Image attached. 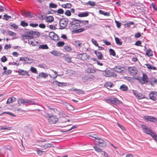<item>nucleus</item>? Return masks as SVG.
I'll use <instances>...</instances> for the list:
<instances>
[{
	"label": "nucleus",
	"instance_id": "6e6d98bb",
	"mask_svg": "<svg viewBox=\"0 0 157 157\" xmlns=\"http://www.w3.org/2000/svg\"><path fill=\"white\" fill-rule=\"evenodd\" d=\"M10 25L12 28L14 29H17L18 27V26L16 24L14 23H10Z\"/></svg>",
	"mask_w": 157,
	"mask_h": 157
},
{
	"label": "nucleus",
	"instance_id": "ddd939ff",
	"mask_svg": "<svg viewBox=\"0 0 157 157\" xmlns=\"http://www.w3.org/2000/svg\"><path fill=\"white\" fill-rule=\"evenodd\" d=\"M18 71V75H27L29 76L30 75L28 72L26 71H24L23 70L19 69V71H17L16 72Z\"/></svg>",
	"mask_w": 157,
	"mask_h": 157
},
{
	"label": "nucleus",
	"instance_id": "0eeeda50",
	"mask_svg": "<svg viewBox=\"0 0 157 157\" xmlns=\"http://www.w3.org/2000/svg\"><path fill=\"white\" fill-rule=\"evenodd\" d=\"M143 119L145 121H149L154 123H157V119L151 116H145L143 117Z\"/></svg>",
	"mask_w": 157,
	"mask_h": 157
},
{
	"label": "nucleus",
	"instance_id": "3c124183",
	"mask_svg": "<svg viewBox=\"0 0 157 157\" xmlns=\"http://www.w3.org/2000/svg\"><path fill=\"white\" fill-rule=\"evenodd\" d=\"M7 33L9 35L11 36H14L16 35V33L9 30H7Z\"/></svg>",
	"mask_w": 157,
	"mask_h": 157
},
{
	"label": "nucleus",
	"instance_id": "58836bf2",
	"mask_svg": "<svg viewBox=\"0 0 157 157\" xmlns=\"http://www.w3.org/2000/svg\"><path fill=\"white\" fill-rule=\"evenodd\" d=\"M65 60L68 63L71 62V58H70V56L67 55H66L64 57Z\"/></svg>",
	"mask_w": 157,
	"mask_h": 157
},
{
	"label": "nucleus",
	"instance_id": "a18cd8bd",
	"mask_svg": "<svg viewBox=\"0 0 157 157\" xmlns=\"http://www.w3.org/2000/svg\"><path fill=\"white\" fill-rule=\"evenodd\" d=\"M8 114L12 117H15V115L13 113L9 112H3L1 114Z\"/></svg>",
	"mask_w": 157,
	"mask_h": 157
},
{
	"label": "nucleus",
	"instance_id": "dca6fc26",
	"mask_svg": "<svg viewBox=\"0 0 157 157\" xmlns=\"http://www.w3.org/2000/svg\"><path fill=\"white\" fill-rule=\"evenodd\" d=\"M94 52L98 58L99 59L101 60L103 59V56L101 52L95 50L94 51Z\"/></svg>",
	"mask_w": 157,
	"mask_h": 157
},
{
	"label": "nucleus",
	"instance_id": "13d9d810",
	"mask_svg": "<svg viewBox=\"0 0 157 157\" xmlns=\"http://www.w3.org/2000/svg\"><path fill=\"white\" fill-rule=\"evenodd\" d=\"M30 70L32 72L36 74L37 73V71L35 67H31Z\"/></svg>",
	"mask_w": 157,
	"mask_h": 157
},
{
	"label": "nucleus",
	"instance_id": "37998d69",
	"mask_svg": "<svg viewBox=\"0 0 157 157\" xmlns=\"http://www.w3.org/2000/svg\"><path fill=\"white\" fill-rule=\"evenodd\" d=\"M78 127V126L77 125H75L73 126L70 129H69L68 130L66 131H63V132H67L69 131H70L72 130H73L74 129H75L77 128Z\"/></svg>",
	"mask_w": 157,
	"mask_h": 157
},
{
	"label": "nucleus",
	"instance_id": "9b49d317",
	"mask_svg": "<svg viewBox=\"0 0 157 157\" xmlns=\"http://www.w3.org/2000/svg\"><path fill=\"white\" fill-rule=\"evenodd\" d=\"M149 95L150 99L154 101L156 100V96H157V92L152 91L149 94Z\"/></svg>",
	"mask_w": 157,
	"mask_h": 157
},
{
	"label": "nucleus",
	"instance_id": "4be33fe9",
	"mask_svg": "<svg viewBox=\"0 0 157 157\" xmlns=\"http://www.w3.org/2000/svg\"><path fill=\"white\" fill-rule=\"evenodd\" d=\"M84 30L83 28H81L77 29H74V30L71 31V33L72 34H75L78 33H80L83 32Z\"/></svg>",
	"mask_w": 157,
	"mask_h": 157
},
{
	"label": "nucleus",
	"instance_id": "7c9ffc66",
	"mask_svg": "<svg viewBox=\"0 0 157 157\" xmlns=\"http://www.w3.org/2000/svg\"><path fill=\"white\" fill-rule=\"evenodd\" d=\"M12 71L10 70H8L7 71H4L2 73V75H10L12 73Z\"/></svg>",
	"mask_w": 157,
	"mask_h": 157
},
{
	"label": "nucleus",
	"instance_id": "0e129e2a",
	"mask_svg": "<svg viewBox=\"0 0 157 157\" xmlns=\"http://www.w3.org/2000/svg\"><path fill=\"white\" fill-rule=\"evenodd\" d=\"M55 34L56 33L53 32H50L48 34L49 36L52 39Z\"/></svg>",
	"mask_w": 157,
	"mask_h": 157
},
{
	"label": "nucleus",
	"instance_id": "473e14b6",
	"mask_svg": "<svg viewBox=\"0 0 157 157\" xmlns=\"http://www.w3.org/2000/svg\"><path fill=\"white\" fill-rule=\"evenodd\" d=\"M87 73H94L96 72V71L94 69L90 67H88L87 69Z\"/></svg>",
	"mask_w": 157,
	"mask_h": 157
},
{
	"label": "nucleus",
	"instance_id": "774afa93",
	"mask_svg": "<svg viewBox=\"0 0 157 157\" xmlns=\"http://www.w3.org/2000/svg\"><path fill=\"white\" fill-rule=\"evenodd\" d=\"M52 39L55 41L58 40H59V38L57 35L56 34H55V35L54 36V37H53Z\"/></svg>",
	"mask_w": 157,
	"mask_h": 157
},
{
	"label": "nucleus",
	"instance_id": "cd10ccee",
	"mask_svg": "<svg viewBox=\"0 0 157 157\" xmlns=\"http://www.w3.org/2000/svg\"><path fill=\"white\" fill-rule=\"evenodd\" d=\"M93 148L97 152H103L104 151H103L101 149H100L99 147H98L97 145L94 146Z\"/></svg>",
	"mask_w": 157,
	"mask_h": 157
},
{
	"label": "nucleus",
	"instance_id": "9d476101",
	"mask_svg": "<svg viewBox=\"0 0 157 157\" xmlns=\"http://www.w3.org/2000/svg\"><path fill=\"white\" fill-rule=\"evenodd\" d=\"M128 71L130 75L133 76L136 75L138 72V71L136 67H129L128 68Z\"/></svg>",
	"mask_w": 157,
	"mask_h": 157
},
{
	"label": "nucleus",
	"instance_id": "5fc2aeb1",
	"mask_svg": "<svg viewBox=\"0 0 157 157\" xmlns=\"http://www.w3.org/2000/svg\"><path fill=\"white\" fill-rule=\"evenodd\" d=\"M40 74L41 75V76L43 78H46L48 76V75L47 74L45 73L42 72L41 73H40L39 74V76H40Z\"/></svg>",
	"mask_w": 157,
	"mask_h": 157
},
{
	"label": "nucleus",
	"instance_id": "79ce46f5",
	"mask_svg": "<svg viewBox=\"0 0 157 157\" xmlns=\"http://www.w3.org/2000/svg\"><path fill=\"white\" fill-rule=\"evenodd\" d=\"M153 139L157 142V134L155 132H154L151 136Z\"/></svg>",
	"mask_w": 157,
	"mask_h": 157
},
{
	"label": "nucleus",
	"instance_id": "e2e57ef3",
	"mask_svg": "<svg viewBox=\"0 0 157 157\" xmlns=\"http://www.w3.org/2000/svg\"><path fill=\"white\" fill-rule=\"evenodd\" d=\"M49 7L52 8H56L57 7V5L53 3H50L49 4Z\"/></svg>",
	"mask_w": 157,
	"mask_h": 157
},
{
	"label": "nucleus",
	"instance_id": "e433bc0d",
	"mask_svg": "<svg viewBox=\"0 0 157 157\" xmlns=\"http://www.w3.org/2000/svg\"><path fill=\"white\" fill-rule=\"evenodd\" d=\"M113 85V84L111 82H106L104 86L107 88L109 89L112 87Z\"/></svg>",
	"mask_w": 157,
	"mask_h": 157
},
{
	"label": "nucleus",
	"instance_id": "4d7b16f0",
	"mask_svg": "<svg viewBox=\"0 0 157 157\" xmlns=\"http://www.w3.org/2000/svg\"><path fill=\"white\" fill-rule=\"evenodd\" d=\"M64 14L67 16H70L71 15V11L69 10H66Z\"/></svg>",
	"mask_w": 157,
	"mask_h": 157
},
{
	"label": "nucleus",
	"instance_id": "4c0bfd02",
	"mask_svg": "<svg viewBox=\"0 0 157 157\" xmlns=\"http://www.w3.org/2000/svg\"><path fill=\"white\" fill-rule=\"evenodd\" d=\"M115 40L117 44L121 45L122 44V42L120 41V39L118 37H115Z\"/></svg>",
	"mask_w": 157,
	"mask_h": 157
},
{
	"label": "nucleus",
	"instance_id": "c756f323",
	"mask_svg": "<svg viewBox=\"0 0 157 157\" xmlns=\"http://www.w3.org/2000/svg\"><path fill=\"white\" fill-rule=\"evenodd\" d=\"M99 13L100 14L103 15L104 16H110V13L108 12H105L103 11L102 10H99Z\"/></svg>",
	"mask_w": 157,
	"mask_h": 157
},
{
	"label": "nucleus",
	"instance_id": "5701e85b",
	"mask_svg": "<svg viewBox=\"0 0 157 157\" xmlns=\"http://www.w3.org/2000/svg\"><path fill=\"white\" fill-rule=\"evenodd\" d=\"M54 18L52 16H49L47 17L45 21L47 22L48 23L52 22L54 21Z\"/></svg>",
	"mask_w": 157,
	"mask_h": 157
},
{
	"label": "nucleus",
	"instance_id": "052dcab7",
	"mask_svg": "<svg viewBox=\"0 0 157 157\" xmlns=\"http://www.w3.org/2000/svg\"><path fill=\"white\" fill-rule=\"evenodd\" d=\"M65 43L63 41H59L58 42L57 46L58 47H61L64 45Z\"/></svg>",
	"mask_w": 157,
	"mask_h": 157
},
{
	"label": "nucleus",
	"instance_id": "72a5a7b5",
	"mask_svg": "<svg viewBox=\"0 0 157 157\" xmlns=\"http://www.w3.org/2000/svg\"><path fill=\"white\" fill-rule=\"evenodd\" d=\"M85 4L86 5H89L91 6H95L96 3L94 2L89 1L88 2L86 3Z\"/></svg>",
	"mask_w": 157,
	"mask_h": 157
},
{
	"label": "nucleus",
	"instance_id": "393cba45",
	"mask_svg": "<svg viewBox=\"0 0 157 157\" xmlns=\"http://www.w3.org/2000/svg\"><path fill=\"white\" fill-rule=\"evenodd\" d=\"M120 89L122 91H127L128 90V87L125 85L123 84L120 86Z\"/></svg>",
	"mask_w": 157,
	"mask_h": 157
},
{
	"label": "nucleus",
	"instance_id": "f3484780",
	"mask_svg": "<svg viewBox=\"0 0 157 157\" xmlns=\"http://www.w3.org/2000/svg\"><path fill=\"white\" fill-rule=\"evenodd\" d=\"M124 23L125 27H129L131 25H134L135 24V23L133 21H125Z\"/></svg>",
	"mask_w": 157,
	"mask_h": 157
},
{
	"label": "nucleus",
	"instance_id": "b1692460",
	"mask_svg": "<svg viewBox=\"0 0 157 157\" xmlns=\"http://www.w3.org/2000/svg\"><path fill=\"white\" fill-rule=\"evenodd\" d=\"M49 48V47L47 44H41L39 46L38 49H47Z\"/></svg>",
	"mask_w": 157,
	"mask_h": 157
},
{
	"label": "nucleus",
	"instance_id": "2eb2a0df",
	"mask_svg": "<svg viewBox=\"0 0 157 157\" xmlns=\"http://www.w3.org/2000/svg\"><path fill=\"white\" fill-rule=\"evenodd\" d=\"M26 103L27 104H25V105L26 106L36 104V102L35 101L27 99H26Z\"/></svg>",
	"mask_w": 157,
	"mask_h": 157
},
{
	"label": "nucleus",
	"instance_id": "69168bd1",
	"mask_svg": "<svg viewBox=\"0 0 157 157\" xmlns=\"http://www.w3.org/2000/svg\"><path fill=\"white\" fill-rule=\"evenodd\" d=\"M141 36L140 33L138 32L135 34L134 37L136 38H140Z\"/></svg>",
	"mask_w": 157,
	"mask_h": 157
},
{
	"label": "nucleus",
	"instance_id": "de8ad7c7",
	"mask_svg": "<svg viewBox=\"0 0 157 157\" xmlns=\"http://www.w3.org/2000/svg\"><path fill=\"white\" fill-rule=\"evenodd\" d=\"M11 18V17L10 16L7 15L6 14L4 15L3 16V19L6 20V21H8L9 20V19H10Z\"/></svg>",
	"mask_w": 157,
	"mask_h": 157
},
{
	"label": "nucleus",
	"instance_id": "a211bd4d",
	"mask_svg": "<svg viewBox=\"0 0 157 157\" xmlns=\"http://www.w3.org/2000/svg\"><path fill=\"white\" fill-rule=\"evenodd\" d=\"M146 55L149 57L153 56V52L150 48H148L146 51Z\"/></svg>",
	"mask_w": 157,
	"mask_h": 157
},
{
	"label": "nucleus",
	"instance_id": "ea45409f",
	"mask_svg": "<svg viewBox=\"0 0 157 157\" xmlns=\"http://www.w3.org/2000/svg\"><path fill=\"white\" fill-rule=\"evenodd\" d=\"M37 154L40 156H41L44 155L45 153L44 151H42L40 150H36Z\"/></svg>",
	"mask_w": 157,
	"mask_h": 157
},
{
	"label": "nucleus",
	"instance_id": "680f3d73",
	"mask_svg": "<svg viewBox=\"0 0 157 157\" xmlns=\"http://www.w3.org/2000/svg\"><path fill=\"white\" fill-rule=\"evenodd\" d=\"M7 60V59L5 56H3L1 58V61L2 62H5Z\"/></svg>",
	"mask_w": 157,
	"mask_h": 157
},
{
	"label": "nucleus",
	"instance_id": "423d86ee",
	"mask_svg": "<svg viewBox=\"0 0 157 157\" xmlns=\"http://www.w3.org/2000/svg\"><path fill=\"white\" fill-rule=\"evenodd\" d=\"M113 68H111L109 70H105L104 71L103 74L106 77L113 76L116 77L117 75L114 72H113Z\"/></svg>",
	"mask_w": 157,
	"mask_h": 157
},
{
	"label": "nucleus",
	"instance_id": "aec40b11",
	"mask_svg": "<svg viewBox=\"0 0 157 157\" xmlns=\"http://www.w3.org/2000/svg\"><path fill=\"white\" fill-rule=\"evenodd\" d=\"M22 15L24 16L26 15L27 17L30 18L33 17V15L30 12L24 11L22 13Z\"/></svg>",
	"mask_w": 157,
	"mask_h": 157
},
{
	"label": "nucleus",
	"instance_id": "09e8293b",
	"mask_svg": "<svg viewBox=\"0 0 157 157\" xmlns=\"http://www.w3.org/2000/svg\"><path fill=\"white\" fill-rule=\"evenodd\" d=\"M64 49L66 51L70 52L71 51L72 49L68 46H65L64 47Z\"/></svg>",
	"mask_w": 157,
	"mask_h": 157
},
{
	"label": "nucleus",
	"instance_id": "a878e982",
	"mask_svg": "<svg viewBox=\"0 0 157 157\" xmlns=\"http://www.w3.org/2000/svg\"><path fill=\"white\" fill-rule=\"evenodd\" d=\"M73 91H75L76 93L78 94H84V92L79 89H74L73 90Z\"/></svg>",
	"mask_w": 157,
	"mask_h": 157
},
{
	"label": "nucleus",
	"instance_id": "4468645a",
	"mask_svg": "<svg viewBox=\"0 0 157 157\" xmlns=\"http://www.w3.org/2000/svg\"><path fill=\"white\" fill-rule=\"evenodd\" d=\"M124 68L120 66H116L113 68V70L116 72L119 73H121L123 71V70L122 69Z\"/></svg>",
	"mask_w": 157,
	"mask_h": 157
},
{
	"label": "nucleus",
	"instance_id": "6e6552de",
	"mask_svg": "<svg viewBox=\"0 0 157 157\" xmlns=\"http://www.w3.org/2000/svg\"><path fill=\"white\" fill-rule=\"evenodd\" d=\"M90 56L86 53H83L78 54L77 55V58L78 59L82 60H85L88 59Z\"/></svg>",
	"mask_w": 157,
	"mask_h": 157
},
{
	"label": "nucleus",
	"instance_id": "a19ab883",
	"mask_svg": "<svg viewBox=\"0 0 157 157\" xmlns=\"http://www.w3.org/2000/svg\"><path fill=\"white\" fill-rule=\"evenodd\" d=\"M11 128L7 126H0V130H10Z\"/></svg>",
	"mask_w": 157,
	"mask_h": 157
},
{
	"label": "nucleus",
	"instance_id": "bb28decb",
	"mask_svg": "<svg viewBox=\"0 0 157 157\" xmlns=\"http://www.w3.org/2000/svg\"><path fill=\"white\" fill-rule=\"evenodd\" d=\"M15 100V98L14 97H12L11 98H10L7 100L6 101V103L8 104H10L14 101Z\"/></svg>",
	"mask_w": 157,
	"mask_h": 157
},
{
	"label": "nucleus",
	"instance_id": "338daca9",
	"mask_svg": "<svg viewBox=\"0 0 157 157\" xmlns=\"http://www.w3.org/2000/svg\"><path fill=\"white\" fill-rule=\"evenodd\" d=\"M50 53L55 56H58V53L56 51L53 50L52 51H51Z\"/></svg>",
	"mask_w": 157,
	"mask_h": 157
},
{
	"label": "nucleus",
	"instance_id": "2f4dec72",
	"mask_svg": "<svg viewBox=\"0 0 157 157\" xmlns=\"http://www.w3.org/2000/svg\"><path fill=\"white\" fill-rule=\"evenodd\" d=\"M26 99L21 98H19L18 100V103L20 104H21L25 105V103H26Z\"/></svg>",
	"mask_w": 157,
	"mask_h": 157
},
{
	"label": "nucleus",
	"instance_id": "864d4df0",
	"mask_svg": "<svg viewBox=\"0 0 157 157\" xmlns=\"http://www.w3.org/2000/svg\"><path fill=\"white\" fill-rule=\"evenodd\" d=\"M91 41L92 42L93 44H94L96 46H98L99 44L96 40H95L93 38H92L91 39Z\"/></svg>",
	"mask_w": 157,
	"mask_h": 157
},
{
	"label": "nucleus",
	"instance_id": "49530a36",
	"mask_svg": "<svg viewBox=\"0 0 157 157\" xmlns=\"http://www.w3.org/2000/svg\"><path fill=\"white\" fill-rule=\"evenodd\" d=\"M24 33L25 34H26L28 35H32V33H33V31H29L28 29H25L24 31Z\"/></svg>",
	"mask_w": 157,
	"mask_h": 157
},
{
	"label": "nucleus",
	"instance_id": "412c9836",
	"mask_svg": "<svg viewBox=\"0 0 157 157\" xmlns=\"http://www.w3.org/2000/svg\"><path fill=\"white\" fill-rule=\"evenodd\" d=\"M90 12H85L82 13H81L78 14V16L80 17H86L89 15V13Z\"/></svg>",
	"mask_w": 157,
	"mask_h": 157
},
{
	"label": "nucleus",
	"instance_id": "20e7f679",
	"mask_svg": "<svg viewBox=\"0 0 157 157\" xmlns=\"http://www.w3.org/2000/svg\"><path fill=\"white\" fill-rule=\"evenodd\" d=\"M45 116L49 117L48 122L51 124H56L58 120V118L55 116L52 115L50 114L47 113Z\"/></svg>",
	"mask_w": 157,
	"mask_h": 157
},
{
	"label": "nucleus",
	"instance_id": "39448f33",
	"mask_svg": "<svg viewBox=\"0 0 157 157\" xmlns=\"http://www.w3.org/2000/svg\"><path fill=\"white\" fill-rule=\"evenodd\" d=\"M141 127L143 130L144 133L149 135L151 136L154 132L151 130L145 124H141Z\"/></svg>",
	"mask_w": 157,
	"mask_h": 157
},
{
	"label": "nucleus",
	"instance_id": "6ab92c4d",
	"mask_svg": "<svg viewBox=\"0 0 157 157\" xmlns=\"http://www.w3.org/2000/svg\"><path fill=\"white\" fill-rule=\"evenodd\" d=\"M112 104L115 105H118L121 103V101L116 98H112Z\"/></svg>",
	"mask_w": 157,
	"mask_h": 157
},
{
	"label": "nucleus",
	"instance_id": "c9c22d12",
	"mask_svg": "<svg viewBox=\"0 0 157 157\" xmlns=\"http://www.w3.org/2000/svg\"><path fill=\"white\" fill-rule=\"evenodd\" d=\"M52 144H51L48 143L44 144L42 145V147H43L44 149H46L48 148L52 147Z\"/></svg>",
	"mask_w": 157,
	"mask_h": 157
},
{
	"label": "nucleus",
	"instance_id": "f257e3e1",
	"mask_svg": "<svg viewBox=\"0 0 157 157\" xmlns=\"http://www.w3.org/2000/svg\"><path fill=\"white\" fill-rule=\"evenodd\" d=\"M71 21H69L70 23L68 24V27L70 30L75 29L80 26V24L82 23L85 25L88 24V21H80L75 18H70Z\"/></svg>",
	"mask_w": 157,
	"mask_h": 157
},
{
	"label": "nucleus",
	"instance_id": "8fccbe9b",
	"mask_svg": "<svg viewBox=\"0 0 157 157\" xmlns=\"http://www.w3.org/2000/svg\"><path fill=\"white\" fill-rule=\"evenodd\" d=\"M109 53L110 55H112L113 56H115L116 55V53L115 51L112 49H110L109 50Z\"/></svg>",
	"mask_w": 157,
	"mask_h": 157
},
{
	"label": "nucleus",
	"instance_id": "f704fd0d",
	"mask_svg": "<svg viewBox=\"0 0 157 157\" xmlns=\"http://www.w3.org/2000/svg\"><path fill=\"white\" fill-rule=\"evenodd\" d=\"M147 67L149 69L155 70L156 69V67L152 66L150 64H146Z\"/></svg>",
	"mask_w": 157,
	"mask_h": 157
},
{
	"label": "nucleus",
	"instance_id": "f03ea898",
	"mask_svg": "<svg viewBox=\"0 0 157 157\" xmlns=\"http://www.w3.org/2000/svg\"><path fill=\"white\" fill-rule=\"evenodd\" d=\"M94 138L95 140H97L95 141V144L102 147H105L106 146L107 143L105 140L98 137H95Z\"/></svg>",
	"mask_w": 157,
	"mask_h": 157
},
{
	"label": "nucleus",
	"instance_id": "603ef678",
	"mask_svg": "<svg viewBox=\"0 0 157 157\" xmlns=\"http://www.w3.org/2000/svg\"><path fill=\"white\" fill-rule=\"evenodd\" d=\"M20 25L24 27H26L28 25V23L24 21H21Z\"/></svg>",
	"mask_w": 157,
	"mask_h": 157
},
{
	"label": "nucleus",
	"instance_id": "7ed1b4c3",
	"mask_svg": "<svg viewBox=\"0 0 157 157\" xmlns=\"http://www.w3.org/2000/svg\"><path fill=\"white\" fill-rule=\"evenodd\" d=\"M69 20L67 18H63L59 21V24L60 27L59 29H64L67 26L68 22Z\"/></svg>",
	"mask_w": 157,
	"mask_h": 157
},
{
	"label": "nucleus",
	"instance_id": "c85d7f7f",
	"mask_svg": "<svg viewBox=\"0 0 157 157\" xmlns=\"http://www.w3.org/2000/svg\"><path fill=\"white\" fill-rule=\"evenodd\" d=\"M32 35H33L34 37H38L40 36V34L39 32L37 31H33Z\"/></svg>",
	"mask_w": 157,
	"mask_h": 157
},
{
	"label": "nucleus",
	"instance_id": "c03bdc74",
	"mask_svg": "<svg viewBox=\"0 0 157 157\" xmlns=\"http://www.w3.org/2000/svg\"><path fill=\"white\" fill-rule=\"evenodd\" d=\"M138 99H141L145 98V96L141 93H139L137 98Z\"/></svg>",
	"mask_w": 157,
	"mask_h": 157
},
{
	"label": "nucleus",
	"instance_id": "f8f14e48",
	"mask_svg": "<svg viewBox=\"0 0 157 157\" xmlns=\"http://www.w3.org/2000/svg\"><path fill=\"white\" fill-rule=\"evenodd\" d=\"M53 83L59 87L65 86H66L67 85L66 82H60L56 80L54 81L53 82Z\"/></svg>",
	"mask_w": 157,
	"mask_h": 157
},
{
	"label": "nucleus",
	"instance_id": "bf43d9fd",
	"mask_svg": "<svg viewBox=\"0 0 157 157\" xmlns=\"http://www.w3.org/2000/svg\"><path fill=\"white\" fill-rule=\"evenodd\" d=\"M56 12L59 14H63L64 13V11L62 9L60 8L57 11H56Z\"/></svg>",
	"mask_w": 157,
	"mask_h": 157
},
{
	"label": "nucleus",
	"instance_id": "1a4fd4ad",
	"mask_svg": "<svg viewBox=\"0 0 157 157\" xmlns=\"http://www.w3.org/2000/svg\"><path fill=\"white\" fill-rule=\"evenodd\" d=\"M139 82L142 84H145L148 82L147 75L144 73L143 74V76L141 79H139Z\"/></svg>",
	"mask_w": 157,
	"mask_h": 157
}]
</instances>
